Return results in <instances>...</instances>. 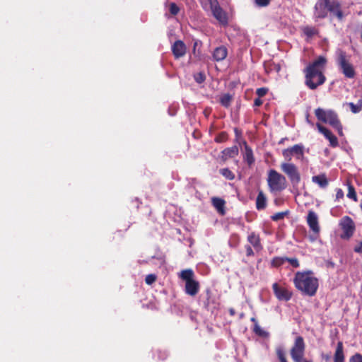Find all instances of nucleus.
I'll list each match as a JSON object with an SVG mask.
<instances>
[{
  "label": "nucleus",
  "instance_id": "40",
  "mask_svg": "<svg viewBox=\"0 0 362 362\" xmlns=\"http://www.w3.org/2000/svg\"><path fill=\"white\" fill-rule=\"evenodd\" d=\"M349 362H362V355L358 353L355 354L350 358Z\"/></svg>",
  "mask_w": 362,
  "mask_h": 362
},
{
  "label": "nucleus",
  "instance_id": "17",
  "mask_svg": "<svg viewBox=\"0 0 362 362\" xmlns=\"http://www.w3.org/2000/svg\"><path fill=\"white\" fill-rule=\"evenodd\" d=\"M186 50V45L182 40H176L172 45V52L176 59L185 56Z\"/></svg>",
  "mask_w": 362,
  "mask_h": 362
},
{
  "label": "nucleus",
  "instance_id": "44",
  "mask_svg": "<svg viewBox=\"0 0 362 362\" xmlns=\"http://www.w3.org/2000/svg\"><path fill=\"white\" fill-rule=\"evenodd\" d=\"M354 251L356 253L362 254V240L358 243V245L355 246Z\"/></svg>",
  "mask_w": 362,
  "mask_h": 362
},
{
  "label": "nucleus",
  "instance_id": "23",
  "mask_svg": "<svg viewBox=\"0 0 362 362\" xmlns=\"http://www.w3.org/2000/svg\"><path fill=\"white\" fill-rule=\"evenodd\" d=\"M312 181L317 184L321 188H325L329 184V181L325 174H320L312 177Z\"/></svg>",
  "mask_w": 362,
  "mask_h": 362
},
{
  "label": "nucleus",
  "instance_id": "14",
  "mask_svg": "<svg viewBox=\"0 0 362 362\" xmlns=\"http://www.w3.org/2000/svg\"><path fill=\"white\" fill-rule=\"evenodd\" d=\"M307 223L313 232L316 234L319 233L320 226L318 217L316 213L313 210H310L308 213Z\"/></svg>",
  "mask_w": 362,
  "mask_h": 362
},
{
  "label": "nucleus",
  "instance_id": "20",
  "mask_svg": "<svg viewBox=\"0 0 362 362\" xmlns=\"http://www.w3.org/2000/svg\"><path fill=\"white\" fill-rule=\"evenodd\" d=\"M228 55V49L225 46L216 47L213 52V58L216 62L223 61Z\"/></svg>",
  "mask_w": 362,
  "mask_h": 362
},
{
  "label": "nucleus",
  "instance_id": "12",
  "mask_svg": "<svg viewBox=\"0 0 362 362\" xmlns=\"http://www.w3.org/2000/svg\"><path fill=\"white\" fill-rule=\"evenodd\" d=\"M282 155L288 161H290L293 156L297 159H303L304 156V146L301 144H295L291 147L284 149Z\"/></svg>",
  "mask_w": 362,
  "mask_h": 362
},
{
  "label": "nucleus",
  "instance_id": "42",
  "mask_svg": "<svg viewBox=\"0 0 362 362\" xmlns=\"http://www.w3.org/2000/svg\"><path fill=\"white\" fill-rule=\"evenodd\" d=\"M245 250H246V255H247V257L254 256L255 253H254V251H253L251 245H246L245 246Z\"/></svg>",
  "mask_w": 362,
  "mask_h": 362
},
{
  "label": "nucleus",
  "instance_id": "16",
  "mask_svg": "<svg viewBox=\"0 0 362 362\" xmlns=\"http://www.w3.org/2000/svg\"><path fill=\"white\" fill-rule=\"evenodd\" d=\"M243 144L244 146V151L243 152V160L247 164L249 168H251L255 162L253 151L245 141Z\"/></svg>",
  "mask_w": 362,
  "mask_h": 362
},
{
  "label": "nucleus",
  "instance_id": "37",
  "mask_svg": "<svg viewBox=\"0 0 362 362\" xmlns=\"http://www.w3.org/2000/svg\"><path fill=\"white\" fill-rule=\"evenodd\" d=\"M169 11L172 15L176 16L179 13L180 8L175 3H170L169 6Z\"/></svg>",
  "mask_w": 362,
  "mask_h": 362
},
{
  "label": "nucleus",
  "instance_id": "15",
  "mask_svg": "<svg viewBox=\"0 0 362 362\" xmlns=\"http://www.w3.org/2000/svg\"><path fill=\"white\" fill-rule=\"evenodd\" d=\"M317 127L319 132L322 133L327 139L329 140V144L332 147L334 148L339 145L337 138L332 133L330 130L319 123L317 124Z\"/></svg>",
  "mask_w": 362,
  "mask_h": 362
},
{
  "label": "nucleus",
  "instance_id": "34",
  "mask_svg": "<svg viewBox=\"0 0 362 362\" xmlns=\"http://www.w3.org/2000/svg\"><path fill=\"white\" fill-rule=\"evenodd\" d=\"M288 214V211H281L274 214L271 216V218L274 221H278L282 220L285 218V216Z\"/></svg>",
  "mask_w": 362,
  "mask_h": 362
},
{
  "label": "nucleus",
  "instance_id": "39",
  "mask_svg": "<svg viewBox=\"0 0 362 362\" xmlns=\"http://www.w3.org/2000/svg\"><path fill=\"white\" fill-rule=\"evenodd\" d=\"M269 89L266 87L259 88L256 90V94L259 98L264 97L268 93Z\"/></svg>",
  "mask_w": 362,
  "mask_h": 362
},
{
  "label": "nucleus",
  "instance_id": "7",
  "mask_svg": "<svg viewBox=\"0 0 362 362\" xmlns=\"http://www.w3.org/2000/svg\"><path fill=\"white\" fill-rule=\"evenodd\" d=\"M202 8L204 10L209 9L213 16L222 25L228 24L226 13L220 6L218 0H201Z\"/></svg>",
  "mask_w": 362,
  "mask_h": 362
},
{
  "label": "nucleus",
  "instance_id": "46",
  "mask_svg": "<svg viewBox=\"0 0 362 362\" xmlns=\"http://www.w3.org/2000/svg\"><path fill=\"white\" fill-rule=\"evenodd\" d=\"M262 103H263L262 100H261L260 98H259V97L255 98L254 100V105L255 107H259L262 105Z\"/></svg>",
  "mask_w": 362,
  "mask_h": 362
},
{
  "label": "nucleus",
  "instance_id": "26",
  "mask_svg": "<svg viewBox=\"0 0 362 362\" xmlns=\"http://www.w3.org/2000/svg\"><path fill=\"white\" fill-rule=\"evenodd\" d=\"M347 105L349 106L351 111L354 113H358L362 110V99H359L356 104L354 103H348Z\"/></svg>",
  "mask_w": 362,
  "mask_h": 362
},
{
  "label": "nucleus",
  "instance_id": "43",
  "mask_svg": "<svg viewBox=\"0 0 362 362\" xmlns=\"http://www.w3.org/2000/svg\"><path fill=\"white\" fill-rule=\"evenodd\" d=\"M270 2V0H255V3L259 6H267V5H269Z\"/></svg>",
  "mask_w": 362,
  "mask_h": 362
},
{
  "label": "nucleus",
  "instance_id": "2",
  "mask_svg": "<svg viewBox=\"0 0 362 362\" xmlns=\"http://www.w3.org/2000/svg\"><path fill=\"white\" fill-rule=\"evenodd\" d=\"M296 288L303 294L314 296L319 287V281L310 270L297 272L293 278Z\"/></svg>",
  "mask_w": 362,
  "mask_h": 362
},
{
  "label": "nucleus",
  "instance_id": "6",
  "mask_svg": "<svg viewBox=\"0 0 362 362\" xmlns=\"http://www.w3.org/2000/svg\"><path fill=\"white\" fill-rule=\"evenodd\" d=\"M179 277L185 281V291L191 296H195L199 291V283L194 279V273L192 269H187L179 274Z\"/></svg>",
  "mask_w": 362,
  "mask_h": 362
},
{
  "label": "nucleus",
  "instance_id": "21",
  "mask_svg": "<svg viewBox=\"0 0 362 362\" xmlns=\"http://www.w3.org/2000/svg\"><path fill=\"white\" fill-rule=\"evenodd\" d=\"M343 342H337L336 350L334 354V362H345Z\"/></svg>",
  "mask_w": 362,
  "mask_h": 362
},
{
  "label": "nucleus",
  "instance_id": "8",
  "mask_svg": "<svg viewBox=\"0 0 362 362\" xmlns=\"http://www.w3.org/2000/svg\"><path fill=\"white\" fill-rule=\"evenodd\" d=\"M305 344L301 336H298L294 340L293 345L290 350L291 358L294 362H312L305 358Z\"/></svg>",
  "mask_w": 362,
  "mask_h": 362
},
{
  "label": "nucleus",
  "instance_id": "3",
  "mask_svg": "<svg viewBox=\"0 0 362 362\" xmlns=\"http://www.w3.org/2000/svg\"><path fill=\"white\" fill-rule=\"evenodd\" d=\"M314 9V16L316 18H325L328 11L333 13L339 21L344 18L341 4L338 1L317 0Z\"/></svg>",
  "mask_w": 362,
  "mask_h": 362
},
{
  "label": "nucleus",
  "instance_id": "9",
  "mask_svg": "<svg viewBox=\"0 0 362 362\" xmlns=\"http://www.w3.org/2000/svg\"><path fill=\"white\" fill-rule=\"evenodd\" d=\"M337 64L340 67L342 74L345 77L349 78H353L356 76V71L353 65L349 62L347 59L346 54L341 49H338L337 52Z\"/></svg>",
  "mask_w": 362,
  "mask_h": 362
},
{
  "label": "nucleus",
  "instance_id": "10",
  "mask_svg": "<svg viewBox=\"0 0 362 362\" xmlns=\"http://www.w3.org/2000/svg\"><path fill=\"white\" fill-rule=\"evenodd\" d=\"M281 170L288 176L292 186L298 187L300 182V174L298 167L292 163H282Z\"/></svg>",
  "mask_w": 362,
  "mask_h": 362
},
{
  "label": "nucleus",
  "instance_id": "31",
  "mask_svg": "<svg viewBox=\"0 0 362 362\" xmlns=\"http://www.w3.org/2000/svg\"><path fill=\"white\" fill-rule=\"evenodd\" d=\"M347 197L349 198L353 199L355 202L357 201V195H356V192L355 188H354V187L350 182H348Z\"/></svg>",
  "mask_w": 362,
  "mask_h": 362
},
{
  "label": "nucleus",
  "instance_id": "30",
  "mask_svg": "<svg viewBox=\"0 0 362 362\" xmlns=\"http://www.w3.org/2000/svg\"><path fill=\"white\" fill-rule=\"evenodd\" d=\"M276 354L280 362H288L286 358L285 351L281 346H278L276 348Z\"/></svg>",
  "mask_w": 362,
  "mask_h": 362
},
{
  "label": "nucleus",
  "instance_id": "24",
  "mask_svg": "<svg viewBox=\"0 0 362 362\" xmlns=\"http://www.w3.org/2000/svg\"><path fill=\"white\" fill-rule=\"evenodd\" d=\"M213 206L217 209V211L221 214H225L224 206L226 202L224 199L219 197H213L211 199Z\"/></svg>",
  "mask_w": 362,
  "mask_h": 362
},
{
  "label": "nucleus",
  "instance_id": "27",
  "mask_svg": "<svg viewBox=\"0 0 362 362\" xmlns=\"http://www.w3.org/2000/svg\"><path fill=\"white\" fill-rule=\"evenodd\" d=\"M303 33L309 38L318 34L319 31L317 28L312 26H305L303 28Z\"/></svg>",
  "mask_w": 362,
  "mask_h": 362
},
{
  "label": "nucleus",
  "instance_id": "29",
  "mask_svg": "<svg viewBox=\"0 0 362 362\" xmlns=\"http://www.w3.org/2000/svg\"><path fill=\"white\" fill-rule=\"evenodd\" d=\"M220 173L228 180H233L235 179L234 173L228 168L221 169Z\"/></svg>",
  "mask_w": 362,
  "mask_h": 362
},
{
  "label": "nucleus",
  "instance_id": "28",
  "mask_svg": "<svg viewBox=\"0 0 362 362\" xmlns=\"http://www.w3.org/2000/svg\"><path fill=\"white\" fill-rule=\"evenodd\" d=\"M286 257H274L271 261V266L272 267H279L286 262Z\"/></svg>",
  "mask_w": 362,
  "mask_h": 362
},
{
  "label": "nucleus",
  "instance_id": "48",
  "mask_svg": "<svg viewBox=\"0 0 362 362\" xmlns=\"http://www.w3.org/2000/svg\"><path fill=\"white\" fill-rule=\"evenodd\" d=\"M288 139L286 137L285 138H282L279 141V144H284V141L287 140Z\"/></svg>",
  "mask_w": 362,
  "mask_h": 362
},
{
  "label": "nucleus",
  "instance_id": "38",
  "mask_svg": "<svg viewBox=\"0 0 362 362\" xmlns=\"http://www.w3.org/2000/svg\"><path fill=\"white\" fill-rule=\"evenodd\" d=\"M286 262H289L293 267L298 268L300 267V264L297 258H289L286 257Z\"/></svg>",
  "mask_w": 362,
  "mask_h": 362
},
{
  "label": "nucleus",
  "instance_id": "45",
  "mask_svg": "<svg viewBox=\"0 0 362 362\" xmlns=\"http://www.w3.org/2000/svg\"><path fill=\"white\" fill-rule=\"evenodd\" d=\"M344 197V192L341 189H337L336 193V199L337 200L342 199Z\"/></svg>",
  "mask_w": 362,
  "mask_h": 362
},
{
  "label": "nucleus",
  "instance_id": "41",
  "mask_svg": "<svg viewBox=\"0 0 362 362\" xmlns=\"http://www.w3.org/2000/svg\"><path fill=\"white\" fill-rule=\"evenodd\" d=\"M206 296H207V298H206V300L204 302V305L206 308H209V304H210V298L211 297V291L210 289H206Z\"/></svg>",
  "mask_w": 362,
  "mask_h": 362
},
{
  "label": "nucleus",
  "instance_id": "35",
  "mask_svg": "<svg viewBox=\"0 0 362 362\" xmlns=\"http://www.w3.org/2000/svg\"><path fill=\"white\" fill-rule=\"evenodd\" d=\"M195 81L198 83H203L206 79V76L203 72H199L194 75Z\"/></svg>",
  "mask_w": 362,
  "mask_h": 362
},
{
  "label": "nucleus",
  "instance_id": "49",
  "mask_svg": "<svg viewBox=\"0 0 362 362\" xmlns=\"http://www.w3.org/2000/svg\"><path fill=\"white\" fill-rule=\"evenodd\" d=\"M238 129L235 128V132L236 134H238Z\"/></svg>",
  "mask_w": 362,
  "mask_h": 362
},
{
  "label": "nucleus",
  "instance_id": "25",
  "mask_svg": "<svg viewBox=\"0 0 362 362\" xmlns=\"http://www.w3.org/2000/svg\"><path fill=\"white\" fill-rule=\"evenodd\" d=\"M233 97L230 94L225 93L220 97L219 103L223 107L228 108L230 106Z\"/></svg>",
  "mask_w": 362,
  "mask_h": 362
},
{
  "label": "nucleus",
  "instance_id": "33",
  "mask_svg": "<svg viewBox=\"0 0 362 362\" xmlns=\"http://www.w3.org/2000/svg\"><path fill=\"white\" fill-rule=\"evenodd\" d=\"M254 332L257 335L262 337H267L269 336V333L262 329L257 323L255 325Z\"/></svg>",
  "mask_w": 362,
  "mask_h": 362
},
{
  "label": "nucleus",
  "instance_id": "5",
  "mask_svg": "<svg viewBox=\"0 0 362 362\" xmlns=\"http://www.w3.org/2000/svg\"><path fill=\"white\" fill-rule=\"evenodd\" d=\"M267 185L271 192H279L287 187L286 177L274 169L268 171Z\"/></svg>",
  "mask_w": 362,
  "mask_h": 362
},
{
  "label": "nucleus",
  "instance_id": "36",
  "mask_svg": "<svg viewBox=\"0 0 362 362\" xmlns=\"http://www.w3.org/2000/svg\"><path fill=\"white\" fill-rule=\"evenodd\" d=\"M157 279V276L154 274H148L145 278V282L148 285H151L153 284Z\"/></svg>",
  "mask_w": 362,
  "mask_h": 362
},
{
  "label": "nucleus",
  "instance_id": "22",
  "mask_svg": "<svg viewBox=\"0 0 362 362\" xmlns=\"http://www.w3.org/2000/svg\"><path fill=\"white\" fill-rule=\"evenodd\" d=\"M267 199L262 191H259L256 198V209L259 211L263 210L267 206Z\"/></svg>",
  "mask_w": 362,
  "mask_h": 362
},
{
  "label": "nucleus",
  "instance_id": "18",
  "mask_svg": "<svg viewBox=\"0 0 362 362\" xmlns=\"http://www.w3.org/2000/svg\"><path fill=\"white\" fill-rule=\"evenodd\" d=\"M248 243L257 252H259L262 250V245L261 243V238L259 234L252 232L250 233L247 238Z\"/></svg>",
  "mask_w": 362,
  "mask_h": 362
},
{
  "label": "nucleus",
  "instance_id": "50",
  "mask_svg": "<svg viewBox=\"0 0 362 362\" xmlns=\"http://www.w3.org/2000/svg\"><path fill=\"white\" fill-rule=\"evenodd\" d=\"M251 320H252V321H253V322H256V320H255V318H254V317H252V318L251 319Z\"/></svg>",
  "mask_w": 362,
  "mask_h": 362
},
{
  "label": "nucleus",
  "instance_id": "47",
  "mask_svg": "<svg viewBox=\"0 0 362 362\" xmlns=\"http://www.w3.org/2000/svg\"><path fill=\"white\" fill-rule=\"evenodd\" d=\"M229 313H230V315L231 316H233L235 314V310L233 308H230L229 309Z\"/></svg>",
  "mask_w": 362,
  "mask_h": 362
},
{
  "label": "nucleus",
  "instance_id": "4",
  "mask_svg": "<svg viewBox=\"0 0 362 362\" xmlns=\"http://www.w3.org/2000/svg\"><path fill=\"white\" fill-rule=\"evenodd\" d=\"M315 114L318 120L328 123L337 131L339 136H343L342 124L336 112L332 110L326 111L318 107L315 110Z\"/></svg>",
  "mask_w": 362,
  "mask_h": 362
},
{
  "label": "nucleus",
  "instance_id": "32",
  "mask_svg": "<svg viewBox=\"0 0 362 362\" xmlns=\"http://www.w3.org/2000/svg\"><path fill=\"white\" fill-rule=\"evenodd\" d=\"M228 139V134L226 132H221L218 134V135L215 137L214 141L216 143H223L226 142Z\"/></svg>",
  "mask_w": 362,
  "mask_h": 362
},
{
  "label": "nucleus",
  "instance_id": "13",
  "mask_svg": "<svg viewBox=\"0 0 362 362\" xmlns=\"http://www.w3.org/2000/svg\"><path fill=\"white\" fill-rule=\"evenodd\" d=\"M275 296L279 300H289L292 297V293L285 288L280 287L277 283L272 285Z\"/></svg>",
  "mask_w": 362,
  "mask_h": 362
},
{
  "label": "nucleus",
  "instance_id": "11",
  "mask_svg": "<svg viewBox=\"0 0 362 362\" xmlns=\"http://www.w3.org/2000/svg\"><path fill=\"white\" fill-rule=\"evenodd\" d=\"M339 226L342 230L340 238L343 240H349L354 234L356 225L352 218L349 216L342 217Z\"/></svg>",
  "mask_w": 362,
  "mask_h": 362
},
{
  "label": "nucleus",
  "instance_id": "1",
  "mask_svg": "<svg viewBox=\"0 0 362 362\" xmlns=\"http://www.w3.org/2000/svg\"><path fill=\"white\" fill-rule=\"evenodd\" d=\"M326 63V58L320 56L304 69L305 84L310 89L315 90L325 82L326 77L322 72V69Z\"/></svg>",
  "mask_w": 362,
  "mask_h": 362
},
{
  "label": "nucleus",
  "instance_id": "51",
  "mask_svg": "<svg viewBox=\"0 0 362 362\" xmlns=\"http://www.w3.org/2000/svg\"><path fill=\"white\" fill-rule=\"evenodd\" d=\"M308 117H309V115H307V121L309 122Z\"/></svg>",
  "mask_w": 362,
  "mask_h": 362
},
{
  "label": "nucleus",
  "instance_id": "19",
  "mask_svg": "<svg viewBox=\"0 0 362 362\" xmlns=\"http://www.w3.org/2000/svg\"><path fill=\"white\" fill-rule=\"evenodd\" d=\"M221 158L223 161H226L229 158L237 156L239 153V149L237 146L226 148L221 151Z\"/></svg>",
  "mask_w": 362,
  "mask_h": 362
}]
</instances>
